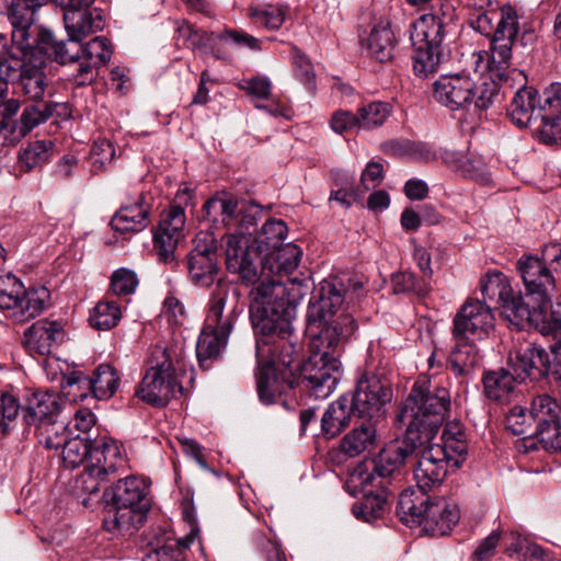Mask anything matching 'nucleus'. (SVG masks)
Returning a JSON list of instances; mask_svg holds the SVG:
<instances>
[{
  "instance_id": "1",
  "label": "nucleus",
  "mask_w": 561,
  "mask_h": 561,
  "mask_svg": "<svg viewBox=\"0 0 561 561\" xmlns=\"http://www.w3.org/2000/svg\"><path fill=\"white\" fill-rule=\"evenodd\" d=\"M449 408V390L424 375L419 376L397 415L400 426H405L403 438L387 444L374 459L371 470L356 467L345 483L346 490L356 495L376 477H391L412 455L417 457L414 479L419 490L439 485L448 468H459L468 453L466 434L459 423H447L437 437Z\"/></svg>"
},
{
  "instance_id": "2",
  "label": "nucleus",
  "mask_w": 561,
  "mask_h": 561,
  "mask_svg": "<svg viewBox=\"0 0 561 561\" xmlns=\"http://www.w3.org/2000/svg\"><path fill=\"white\" fill-rule=\"evenodd\" d=\"M313 299L307 312V329L313 337L310 355L301 365L300 375L311 394L324 399L336 388L341 377L340 356L343 346L358 327L352 314H336L343 295L335 283L321 282Z\"/></svg>"
},
{
  "instance_id": "3",
  "label": "nucleus",
  "mask_w": 561,
  "mask_h": 561,
  "mask_svg": "<svg viewBox=\"0 0 561 561\" xmlns=\"http://www.w3.org/2000/svg\"><path fill=\"white\" fill-rule=\"evenodd\" d=\"M525 294H514L501 272L488 273L480 283L484 298L502 301L503 316L517 330L535 329L542 335L556 334L561 318L548 312L557 290V276L537 254H523L516 262Z\"/></svg>"
},
{
  "instance_id": "4",
  "label": "nucleus",
  "mask_w": 561,
  "mask_h": 561,
  "mask_svg": "<svg viewBox=\"0 0 561 561\" xmlns=\"http://www.w3.org/2000/svg\"><path fill=\"white\" fill-rule=\"evenodd\" d=\"M250 319L255 334H286L296 318L297 304L290 290L279 279L261 272L249 294Z\"/></svg>"
},
{
  "instance_id": "5",
  "label": "nucleus",
  "mask_w": 561,
  "mask_h": 561,
  "mask_svg": "<svg viewBox=\"0 0 561 561\" xmlns=\"http://www.w3.org/2000/svg\"><path fill=\"white\" fill-rule=\"evenodd\" d=\"M473 10L470 25L491 38L489 65L503 71L512 59L513 44L518 34V16L512 7L499 8L494 0H468ZM505 73L501 72L500 77Z\"/></svg>"
},
{
  "instance_id": "6",
  "label": "nucleus",
  "mask_w": 561,
  "mask_h": 561,
  "mask_svg": "<svg viewBox=\"0 0 561 561\" xmlns=\"http://www.w3.org/2000/svg\"><path fill=\"white\" fill-rule=\"evenodd\" d=\"M184 358L185 351L181 342L154 346L136 396L151 405H167L178 393L183 392L178 371L184 368Z\"/></svg>"
},
{
  "instance_id": "7",
  "label": "nucleus",
  "mask_w": 561,
  "mask_h": 561,
  "mask_svg": "<svg viewBox=\"0 0 561 561\" xmlns=\"http://www.w3.org/2000/svg\"><path fill=\"white\" fill-rule=\"evenodd\" d=\"M108 506L104 525L110 531H133L147 518L151 507L149 484L145 479L127 477L104 492Z\"/></svg>"
},
{
  "instance_id": "8",
  "label": "nucleus",
  "mask_w": 561,
  "mask_h": 561,
  "mask_svg": "<svg viewBox=\"0 0 561 561\" xmlns=\"http://www.w3.org/2000/svg\"><path fill=\"white\" fill-rule=\"evenodd\" d=\"M427 491L420 494L404 491L400 494L397 513L405 524L419 525L431 536L447 535L459 522L458 505L443 496H430Z\"/></svg>"
},
{
  "instance_id": "9",
  "label": "nucleus",
  "mask_w": 561,
  "mask_h": 561,
  "mask_svg": "<svg viewBox=\"0 0 561 561\" xmlns=\"http://www.w3.org/2000/svg\"><path fill=\"white\" fill-rule=\"evenodd\" d=\"M293 325L286 334L273 332L268 335L256 334V359L260 366L256 375L257 394L262 403L274 402L276 392L274 365L288 367L297 353L296 344L291 341Z\"/></svg>"
},
{
  "instance_id": "10",
  "label": "nucleus",
  "mask_w": 561,
  "mask_h": 561,
  "mask_svg": "<svg viewBox=\"0 0 561 561\" xmlns=\"http://www.w3.org/2000/svg\"><path fill=\"white\" fill-rule=\"evenodd\" d=\"M41 7V0H13L9 11L13 46L33 54V58H36V50L51 55L59 43L49 28L36 25V12Z\"/></svg>"
},
{
  "instance_id": "11",
  "label": "nucleus",
  "mask_w": 561,
  "mask_h": 561,
  "mask_svg": "<svg viewBox=\"0 0 561 561\" xmlns=\"http://www.w3.org/2000/svg\"><path fill=\"white\" fill-rule=\"evenodd\" d=\"M445 33L444 21L437 13L423 14L412 23L413 71L417 77L426 78L437 70L443 58Z\"/></svg>"
},
{
  "instance_id": "12",
  "label": "nucleus",
  "mask_w": 561,
  "mask_h": 561,
  "mask_svg": "<svg viewBox=\"0 0 561 561\" xmlns=\"http://www.w3.org/2000/svg\"><path fill=\"white\" fill-rule=\"evenodd\" d=\"M489 68L494 77L503 83L504 88H517L507 108V115L512 123L520 128L529 127L536 135V126L539 124L537 90L526 87V76L516 68L511 69V64L503 69L505 73L503 77H500L502 71L497 68L495 69L492 65H489Z\"/></svg>"
},
{
  "instance_id": "13",
  "label": "nucleus",
  "mask_w": 561,
  "mask_h": 561,
  "mask_svg": "<svg viewBox=\"0 0 561 561\" xmlns=\"http://www.w3.org/2000/svg\"><path fill=\"white\" fill-rule=\"evenodd\" d=\"M119 386V376L110 365L102 364L91 378L80 371H71L62 376L61 389L71 401L83 400L91 392L99 400H107L114 396Z\"/></svg>"
},
{
  "instance_id": "14",
  "label": "nucleus",
  "mask_w": 561,
  "mask_h": 561,
  "mask_svg": "<svg viewBox=\"0 0 561 561\" xmlns=\"http://www.w3.org/2000/svg\"><path fill=\"white\" fill-rule=\"evenodd\" d=\"M124 467L125 459L116 442L104 440L102 444L93 445L91 460L79 478L81 489L89 494L98 493L101 483Z\"/></svg>"
},
{
  "instance_id": "15",
  "label": "nucleus",
  "mask_w": 561,
  "mask_h": 561,
  "mask_svg": "<svg viewBox=\"0 0 561 561\" xmlns=\"http://www.w3.org/2000/svg\"><path fill=\"white\" fill-rule=\"evenodd\" d=\"M226 268L239 276L244 284H254L259 276L257 262H261V250L243 232L227 233L222 238Z\"/></svg>"
},
{
  "instance_id": "16",
  "label": "nucleus",
  "mask_w": 561,
  "mask_h": 561,
  "mask_svg": "<svg viewBox=\"0 0 561 561\" xmlns=\"http://www.w3.org/2000/svg\"><path fill=\"white\" fill-rule=\"evenodd\" d=\"M392 389L387 379L375 374L363 375L356 383L352 411L360 417H378L383 414L385 407L391 402Z\"/></svg>"
},
{
  "instance_id": "17",
  "label": "nucleus",
  "mask_w": 561,
  "mask_h": 561,
  "mask_svg": "<svg viewBox=\"0 0 561 561\" xmlns=\"http://www.w3.org/2000/svg\"><path fill=\"white\" fill-rule=\"evenodd\" d=\"M194 248L187 255V270L191 282L199 287H209L216 282L217 239L213 232L199 231L194 238Z\"/></svg>"
},
{
  "instance_id": "18",
  "label": "nucleus",
  "mask_w": 561,
  "mask_h": 561,
  "mask_svg": "<svg viewBox=\"0 0 561 561\" xmlns=\"http://www.w3.org/2000/svg\"><path fill=\"white\" fill-rule=\"evenodd\" d=\"M468 300L454 318L453 339L482 340L494 327V314L486 300Z\"/></svg>"
},
{
  "instance_id": "19",
  "label": "nucleus",
  "mask_w": 561,
  "mask_h": 561,
  "mask_svg": "<svg viewBox=\"0 0 561 561\" xmlns=\"http://www.w3.org/2000/svg\"><path fill=\"white\" fill-rule=\"evenodd\" d=\"M539 124L536 135L545 144L561 141V83H552L537 93Z\"/></svg>"
},
{
  "instance_id": "20",
  "label": "nucleus",
  "mask_w": 561,
  "mask_h": 561,
  "mask_svg": "<svg viewBox=\"0 0 561 561\" xmlns=\"http://www.w3.org/2000/svg\"><path fill=\"white\" fill-rule=\"evenodd\" d=\"M238 290L231 291L228 283L218 279L210 294L205 325L231 333L238 314Z\"/></svg>"
},
{
  "instance_id": "21",
  "label": "nucleus",
  "mask_w": 561,
  "mask_h": 561,
  "mask_svg": "<svg viewBox=\"0 0 561 561\" xmlns=\"http://www.w3.org/2000/svg\"><path fill=\"white\" fill-rule=\"evenodd\" d=\"M433 98L451 111L465 108L474 98V81L463 72L440 76L433 84Z\"/></svg>"
},
{
  "instance_id": "22",
  "label": "nucleus",
  "mask_w": 561,
  "mask_h": 561,
  "mask_svg": "<svg viewBox=\"0 0 561 561\" xmlns=\"http://www.w3.org/2000/svg\"><path fill=\"white\" fill-rule=\"evenodd\" d=\"M185 211L181 206H171L161 215V220L153 236L154 251L164 263L174 260V251L183 236Z\"/></svg>"
},
{
  "instance_id": "23",
  "label": "nucleus",
  "mask_w": 561,
  "mask_h": 561,
  "mask_svg": "<svg viewBox=\"0 0 561 561\" xmlns=\"http://www.w3.org/2000/svg\"><path fill=\"white\" fill-rule=\"evenodd\" d=\"M66 337L64 325L59 321L42 319L24 332V347L33 357H47Z\"/></svg>"
},
{
  "instance_id": "24",
  "label": "nucleus",
  "mask_w": 561,
  "mask_h": 561,
  "mask_svg": "<svg viewBox=\"0 0 561 561\" xmlns=\"http://www.w3.org/2000/svg\"><path fill=\"white\" fill-rule=\"evenodd\" d=\"M543 347L526 340H516L508 355V364L518 378H543Z\"/></svg>"
},
{
  "instance_id": "25",
  "label": "nucleus",
  "mask_w": 561,
  "mask_h": 561,
  "mask_svg": "<svg viewBox=\"0 0 561 561\" xmlns=\"http://www.w3.org/2000/svg\"><path fill=\"white\" fill-rule=\"evenodd\" d=\"M112 57V48L107 38L96 36L81 46V60L75 81L79 85L90 83L94 80L95 69L104 66Z\"/></svg>"
},
{
  "instance_id": "26",
  "label": "nucleus",
  "mask_w": 561,
  "mask_h": 561,
  "mask_svg": "<svg viewBox=\"0 0 561 561\" xmlns=\"http://www.w3.org/2000/svg\"><path fill=\"white\" fill-rule=\"evenodd\" d=\"M397 38L387 19H380L371 26L368 35L362 38V46L370 58L386 62L393 58Z\"/></svg>"
},
{
  "instance_id": "27",
  "label": "nucleus",
  "mask_w": 561,
  "mask_h": 561,
  "mask_svg": "<svg viewBox=\"0 0 561 561\" xmlns=\"http://www.w3.org/2000/svg\"><path fill=\"white\" fill-rule=\"evenodd\" d=\"M301 249L294 243L280 244L261 259V272L274 278L293 273L301 259Z\"/></svg>"
},
{
  "instance_id": "28",
  "label": "nucleus",
  "mask_w": 561,
  "mask_h": 561,
  "mask_svg": "<svg viewBox=\"0 0 561 561\" xmlns=\"http://www.w3.org/2000/svg\"><path fill=\"white\" fill-rule=\"evenodd\" d=\"M16 93L24 101H43L48 88V79L45 73V61L42 58L34 60L24 68L14 82Z\"/></svg>"
},
{
  "instance_id": "29",
  "label": "nucleus",
  "mask_w": 561,
  "mask_h": 561,
  "mask_svg": "<svg viewBox=\"0 0 561 561\" xmlns=\"http://www.w3.org/2000/svg\"><path fill=\"white\" fill-rule=\"evenodd\" d=\"M61 397L54 391H35L28 398L24 409V420L27 424H47L60 412Z\"/></svg>"
},
{
  "instance_id": "30",
  "label": "nucleus",
  "mask_w": 561,
  "mask_h": 561,
  "mask_svg": "<svg viewBox=\"0 0 561 561\" xmlns=\"http://www.w3.org/2000/svg\"><path fill=\"white\" fill-rule=\"evenodd\" d=\"M204 219L214 225H222L228 229L237 228V221L241 215L238 199L227 193H217L206 201L203 206Z\"/></svg>"
},
{
  "instance_id": "31",
  "label": "nucleus",
  "mask_w": 561,
  "mask_h": 561,
  "mask_svg": "<svg viewBox=\"0 0 561 561\" xmlns=\"http://www.w3.org/2000/svg\"><path fill=\"white\" fill-rule=\"evenodd\" d=\"M148 208L144 205V197L140 196L131 205H123L112 217L111 227L122 234L137 233L149 225Z\"/></svg>"
},
{
  "instance_id": "32",
  "label": "nucleus",
  "mask_w": 561,
  "mask_h": 561,
  "mask_svg": "<svg viewBox=\"0 0 561 561\" xmlns=\"http://www.w3.org/2000/svg\"><path fill=\"white\" fill-rule=\"evenodd\" d=\"M64 23L68 36L81 41L90 34L101 31L104 26L101 13L91 10V7L65 12Z\"/></svg>"
},
{
  "instance_id": "33",
  "label": "nucleus",
  "mask_w": 561,
  "mask_h": 561,
  "mask_svg": "<svg viewBox=\"0 0 561 561\" xmlns=\"http://www.w3.org/2000/svg\"><path fill=\"white\" fill-rule=\"evenodd\" d=\"M443 160L450 170L463 178L472 179L480 183H488L490 181L485 162L480 157L460 151H446Z\"/></svg>"
},
{
  "instance_id": "34",
  "label": "nucleus",
  "mask_w": 561,
  "mask_h": 561,
  "mask_svg": "<svg viewBox=\"0 0 561 561\" xmlns=\"http://www.w3.org/2000/svg\"><path fill=\"white\" fill-rule=\"evenodd\" d=\"M229 335L228 332L204 325L196 344V356L203 369H208L220 356L227 346Z\"/></svg>"
},
{
  "instance_id": "35",
  "label": "nucleus",
  "mask_w": 561,
  "mask_h": 561,
  "mask_svg": "<svg viewBox=\"0 0 561 561\" xmlns=\"http://www.w3.org/2000/svg\"><path fill=\"white\" fill-rule=\"evenodd\" d=\"M377 446V431L371 422H364L355 426L343 436L340 449L348 457H357L365 451H370Z\"/></svg>"
},
{
  "instance_id": "36",
  "label": "nucleus",
  "mask_w": 561,
  "mask_h": 561,
  "mask_svg": "<svg viewBox=\"0 0 561 561\" xmlns=\"http://www.w3.org/2000/svg\"><path fill=\"white\" fill-rule=\"evenodd\" d=\"M48 298L49 291L46 287L24 288V293L18 298V304L10 312V317L16 322H26L45 309Z\"/></svg>"
},
{
  "instance_id": "37",
  "label": "nucleus",
  "mask_w": 561,
  "mask_h": 561,
  "mask_svg": "<svg viewBox=\"0 0 561 561\" xmlns=\"http://www.w3.org/2000/svg\"><path fill=\"white\" fill-rule=\"evenodd\" d=\"M455 346L449 355L451 370L457 376L469 375L477 365L481 356L472 339H454Z\"/></svg>"
},
{
  "instance_id": "38",
  "label": "nucleus",
  "mask_w": 561,
  "mask_h": 561,
  "mask_svg": "<svg viewBox=\"0 0 561 561\" xmlns=\"http://www.w3.org/2000/svg\"><path fill=\"white\" fill-rule=\"evenodd\" d=\"M352 405L346 397L331 403L321 417V432L327 438L337 436L350 423Z\"/></svg>"
},
{
  "instance_id": "39",
  "label": "nucleus",
  "mask_w": 561,
  "mask_h": 561,
  "mask_svg": "<svg viewBox=\"0 0 561 561\" xmlns=\"http://www.w3.org/2000/svg\"><path fill=\"white\" fill-rule=\"evenodd\" d=\"M515 381L512 373L504 368L488 371L483 376L484 393L493 401H508L515 389Z\"/></svg>"
},
{
  "instance_id": "40",
  "label": "nucleus",
  "mask_w": 561,
  "mask_h": 561,
  "mask_svg": "<svg viewBox=\"0 0 561 561\" xmlns=\"http://www.w3.org/2000/svg\"><path fill=\"white\" fill-rule=\"evenodd\" d=\"M248 18L257 27L274 31L284 24L286 10L276 4L251 5L248 8Z\"/></svg>"
},
{
  "instance_id": "41",
  "label": "nucleus",
  "mask_w": 561,
  "mask_h": 561,
  "mask_svg": "<svg viewBox=\"0 0 561 561\" xmlns=\"http://www.w3.org/2000/svg\"><path fill=\"white\" fill-rule=\"evenodd\" d=\"M92 449L93 444L89 438L79 435L68 438L60 453L62 465L68 469H75L84 461H90Z\"/></svg>"
},
{
  "instance_id": "42",
  "label": "nucleus",
  "mask_w": 561,
  "mask_h": 561,
  "mask_svg": "<svg viewBox=\"0 0 561 561\" xmlns=\"http://www.w3.org/2000/svg\"><path fill=\"white\" fill-rule=\"evenodd\" d=\"M51 140H36L27 145L19 154V165L23 171H31L46 163L53 154Z\"/></svg>"
},
{
  "instance_id": "43",
  "label": "nucleus",
  "mask_w": 561,
  "mask_h": 561,
  "mask_svg": "<svg viewBox=\"0 0 561 561\" xmlns=\"http://www.w3.org/2000/svg\"><path fill=\"white\" fill-rule=\"evenodd\" d=\"M382 150L385 153L396 157H409L426 161L434 158V154L428 146L408 139H394L387 141L382 145Z\"/></svg>"
},
{
  "instance_id": "44",
  "label": "nucleus",
  "mask_w": 561,
  "mask_h": 561,
  "mask_svg": "<svg viewBox=\"0 0 561 561\" xmlns=\"http://www.w3.org/2000/svg\"><path fill=\"white\" fill-rule=\"evenodd\" d=\"M391 113V106L386 102H371L357 110L358 129L369 130L381 126Z\"/></svg>"
},
{
  "instance_id": "45",
  "label": "nucleus",
  "mask_w": 561,
  "mask_h": 561,
  "mask_svg": "<svg viewBox=\"0 0 561 561\" xmlns=\"http://www.w3.org/2000/svg\"><path fill=\"white\" fill-rule=\"evenodd\" d=\"M55 104L37 101L34 104L27 105L20 118L21 122V136H25L34 127L46 122L54 112Z\"/></svg>"
},
{
  "instance_id": "46",
  "label": "nucleus",
  "mask_w": 561,
  "mask_h": 561,
  "mask_svg": "<svg viewBox=\"0 0 561 561\" xmlns=\"http://www.w3.org/2000/svg\"><path fill=\"white\" fill-rule=\"evenodd\" d=\"M530 410L535 426L560 419V405L551 396L546 393L533 398Z\"/></svg>"
},
{
  "instance_id": "47",
  "label": "nucleus",
  "mask_w": 561,
  "mask_h": 561,
  "mask_svg": "<svg viewBox=\"0 0 561 561\" xmlns=\"http://www.w3.org/2000/svg\"><path fill=\"white\" fill-rule=\"evenodd\" d=\"M121 317V308L116 302L101 301L94 307L90 322L98 330H110L117 325Z\"/></svg>"
},
{
  "instance_id": "48",
  "label": "nucleus",
  "mask_w": 561,
  "mask_h": 561,
  "mask_svg": "<svg viewBox=\"0 0 561 561\" xmlns=\"http://www.w3.org/2000/svg\"><path fill=\"white\" fill-rule=\"evenodd\" d=\"M363 492H365L363 500L355 503L352 511L356 518L369 523L378 518L383 512L386 499L383 495L375 494L370 491L366 492L364 490Z\"/></svg>"
},
{
  "instance_id": "49",
  "label": "nucleus",
  "mask_w": 561,
  "mask_h": 561,
  "mask_svg": "<svg viewBox=\"0 0 561 561\" xmlns=\"http://www.w3.org/2000/svg\"><path fill=\"white\" fill-rule=\"evenodd\" d=\"M551 334L554 342L549 346V351L543 350V377L550 378L556 383L561 386V336L558 337L559 332Z\"/></svg>"
},
{
  "instance_id": "50",
  "label": "nucleus",
  "mask_w": 561,
  "mask_h": 561,
  "mask_svg": "<svg viewBox=\"0 0 561 561\" xmlns=\"http://www.w3.org/2000/svg\"><path fill=\"white\" fill-rule=\"evenodd\" d=\"M287 227L283 220L270 219L262 227V233L257 239L259 249L263 252V247L266 250H272L280 247V242L286 238Z\"/></svg>"
},
{
  "instance_id": "51",
  "label": "nucleus",
  "mask_w": 561,
  "mask_h": 561,
  "mask_svg": "<svg viewBox=\"0 0 561 561\" xmlns=\"http://www.w3.org/2000/svg\"><path fill=\"white\" fill-rule=\"evenodd\" d=\"M533 424L535 423L531 410L529 409V413H527L525 408L518 405L513 407L505 419L506 428L514 435L533 437Z\"/></svg>"
},
{
  "instance_id": "52",
  "label": "nucleus",
  "mask_w": 561,
  "mask_h": 561,
  "mask_svg": "<svg viewBox=\"0 0 561 561\" xmlns=\"http://www.w3.org/2000/svg\"><path fill=\"white\" fill-rule=\"evenodd\" d=\"M533 436L538 439L546 450L561 449V420L536 425Z\"/></svg>"
},
{
  "instance_id": "53",
  "label": "nucleus",
  "mask_w": 561,
  "mask_h": 561,
  "mask_svg": "<svg viewBox=\"0 0 561 561\" xmlns=\"http://www.w3.org/2000/svg\"><path fill=\"white\" fill-rule=\"evenodd\" d=\"M21 56H16L14 54L5 53L4 56L0 59V76L5 79L18 80L19 75H21L33 60V54L28 51H20Z\"/></svg>"
},
{
  "instance_id": "54",
  "label": "nucleus",
  "mask_w": 561,
  "mask_h": 561,
  "mask_svg": "<svg viewBox=\"0 0 561 561\" xmlns=\"http://www.w3.org/2000/svg\"><path fill=\"white\" fill-rule=\"evenodd\" d=\"M24 293L23 284L13 275L0 277V309L12 311L18 298Z\"/></svg>"
},
{
  "instance_id": "55",
  "label": "nucleus",
  "mask_w": 561,
  "mask_h": 561,
  "mask_svg": "<svg viewBox=\"0 0 561 561\" xmlns=\"http://www.w3.org/2000/svg\"><path fill=\"white\" fill-rule=\"evenodd\" d=\"M291 59L296 78L309 90H312L316 75L309 58L300 49L293 47Z\"/></svg>"
},
{
  "instance_id": "56",
  "label": "nucleus",
  "mask_w": 561,
  "mask_h": 561,
  "mask_svg": "<svg viewBox=\"0 0 561 561\" xmlns=\"http://www.w3.org/2000/svg\"><path fill=\"white\" fill-rule=\"evenodd\" d=\"M137 285L138 278L136 273L128 268H119L111 277V289L116 296L133 294Z\"/></svg>"
},
{
  "instance_id": "57",
  "label": "nucleus",
  "mask_w": 561,
  "mask_h": 561,
  "mask_svg": "<svg viewBox=\"0 0 561 561\" xmlns=\"http://www.w3.org/2000/svg\"><path fill=\"white\" fill-rule=\"evenodd\" d=\"M18 400L8 393H3L0 398V433L4 436L12 427L19 414Z\"/></svg>"
},
{
  "instance_id": "58",
  "label": "nucleus",
  "mask_w": 561,
  "mask_h": 561,
  "mask_svg": "<svg viewBox=\"0 0 561 561\" xmlns=\"http://www.w3.org/2000/svg\"><path fill=\"white\" fill-rule=\"evenodd\" d=\"M492 73V79L490 81H484L480 85L474 83V98L471 103L474 104V107L478 110H486L494 102V99L497 98L499 87L495 83L494 73Z\"/></svg>"
},
{
  "instance_id": "59",
  "label": "nucleus",
  "mask_w": 561,
  "mask_h": 561,
  "mask_svg": "<svg viewBox=\"0 0 561 561\" xmlns=\"http://www.w3.org/2000/svg\"><path fill=\"white\" fill-rule=\"evenodd\" d=\"M81 39L68 38L67 41H59L56 49L51 54L56 61L59 64H68L81 60Z\"/></svg>"
},
{
  "instance_id": "60",
  "label": "nucleus",
  "mask_w": 561,
  "mask_h": 561,
  "mask_svg": "<svg viewBox=\"0 0 561 561\" xmlns=\"http://www.w3.org/2000/svg\"><path fill=\"white\" fill-rule=\"evenodd\" d=\"M392 289L396 294L424 291V285L417 280L416 276L411 272L396 273L391 277Z\"/></svg>"
},
{
  "instance_id": "61",
  "label": "nucleus",
  "mask_w": 561,
  "mask_h": 561,
  "mask_svg": "<svg viewBox=\"0 0 561 561\" xmlns=\"http://www.w3.org/2000/svg\"><path fill=\"white\" fill-rule=\"evenodd\" d=\"M222 42H231L238 47H248L253 51L261 50V42L256 37L239 30H225L218 35Z\"/></svg>"
},
{
  "instance_id": "62",
  "label": "nucleus",
  "mask_w": 561,
  "mask_h": 561,
  "mask_svg": "<svg viewBox=\"0 0 561 561\" xmlns=\"http://www.w3.org/2000/svg\"><path fill=\"white\" fill-rule=\"evenodd\" d=\"M161 316L172 325H180L185 318L184 305L176 297L170 295L163 301Z\"/></svg>"
},
{
  "instance_id": "63",
  "label": "nucleus",
  "mask_w": 561,
  "mask_h": 561,
  "mask_svg": "<svg viewBox=\"0 0 561 561\" xmlns=\"http://www.w3.org/2000/svg\"><path fill=\"white\" fill-rule=\"evenodd\" d=\"M330 126L336 134L358 129L357 116L348 111H336L330 119Z\"/></svg>"
},
{
  "instance_id": "64",
  "label": "nucleus",
  "mask_w": 561,
  "mask_h": 561,
  "mask_svg": "<svg viewBox=\"0 0 561 561\" xmlns=\"http://www.w3.org/2000/svg\"><path fill=\"white\" fill-rule=\"evenodd\" d=\"M539 257L551 268L557 277L561 276V243L552 242L545 244Z\"/></svg>"
}]
</instances>
